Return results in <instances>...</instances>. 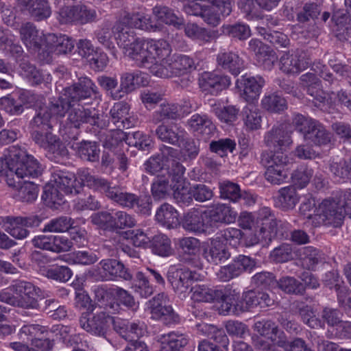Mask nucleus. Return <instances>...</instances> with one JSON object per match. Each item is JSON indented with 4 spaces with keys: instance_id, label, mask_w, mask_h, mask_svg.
<instances>
[{
    "instance_id": "nucleus-52",
    "label": "nucleus",
    "mask_w": 351,
    "mask_h": 351,
    "mask_svg": "<svg viewBox=\"0 0 351 351\" xmlns=\"http://www.w3.org/2000/svg\"><path fill=\"white\" fill-rule=\"evenodd\" d=\"M187 123L191 130L199 133L209 134L214 129L211 120L204 114H195Z\"/></svg>"
},
{
    "instance_id": "nucleus-45",
    "label": "nucleus",
    "mask_w": 351,
    "mask_h": 351,
    "mask_svg": "<svg viewBox=\"0 0 351 351\" xmlns=\"http://www.w3.org/2000/svg\"><path fill=\"white\" fill-rule=\"evenodd\" d=\"M179 117V106L173 103H162L152 114V121L159 123L165 119H176Z\"/></svg>"
},
{
    "instance_id": "nucleus-2",
    "label": "nucleus",
    "mask_w": 351,
    "mask_h": 351,
    "mask_svg": "<svg viewBox=\"0 0 351 351\" xmlns=\"http://www.w3.org/2000/svg\"><path fill=\"white\" fill-rule=\"evenodd\" d=\"M315 212V216L309 215L312 226L341 227L346 215L351 217V190L340 191L335 196L324 199Z\"/></svg>"
},
{
    "instance_id": "nucleus-64",
    "label": "nucleus",
    "mask_w": 351,
    "mask_h": 351,
    "mask_svg": "<svg viewBox=\"0 0 351 351\" xmlns=\"http://www.w3.org/2000/svg\"><path fill=\"white\" fill-rule=\"evenodd\" d=\"M313 170L307 167H298L291 175L293 185L298 189L306 187L313 176Z\"/></svg>"
},
{
    "instance_id": "nucleus-50",
    "label": "nucleus",
    "mask_w": 351,
    "mask_h": 351,
    "mask_svg": "<svg viewBox=\"0 0 351 351\" xmlns=\"http://www.w3.org/2000/svg\"><path fill=\"white\" fill-rule=\"evenodd\" d=\"M261 106L265 110L274 113H280L287 108L285 99L276 93L265 95L261 100Z\"/></svg>"
},
{
    "instance_id": "nucleus-31",
    "label": "nucleus",
    "mask_w": 351,
    "mask_h": 351,
    "mask_svg": "<svg viewBox=\"0 0 351 351\" xmlns=\"http://www.w3.org/2000/svg\"><path fill=\"white\" fill-rule=\"evenodd\" d=\"M182 226L184 230L191 232H203L210 227L206 211L202 213L198 210L187 213L182 219Z\"/></svg>"
},
{
    "instance_id": "nucleus-16",
    "label": "nucleus",
    "mask_w": 351,
    "mask_h": 351,
    "mask_svg": "<svg viewBox=\"0 0 351 351\" xmlns=\"http://www.w3.org/2000/svg\"><path fill=\"white\" fill-rule=\"evenodd\" d=\"M99 119V114L95 108H87L78 103H73L68 112L67 124L71 128L78 129L84 123L98 125Z\"/></svg>"
},
{
    "instance_id": "nucleus-54",
    "label": "nucleus",
    "mask_w": 351,
    "mask_h": 351,
    "mask_svg": "<svg viewBox=\"0 0 351 351\" xmlns=\"http://www.w3.org/2000/svg\"><path fill=\"white\" fill-rule=\"evenodd\" d=\"M100 150L96 143L84 141L81 143L77 149L78 156L84 160L95 162L99 160Z\"/></svg>"
},
{
    "instance_id": "nucleus-55",
    "label": "nucleus",
    "mask_w": 351,
    "mask_h": 351,
    "mask_svg": "<svg viewBox=\"0 0 351 351\" xmlns=\"http://www.w3.org/2000/svg\"><path fill=\"white\" fill-rule=\"evenodd\" d=\"M300 256L303 265L308 269H313L322 258L320 252L312 246H306L300 250Z\"/></svg>"
},
{
    "instance_id": "nucleus-41",
    "label": "nucleus",
    "mask_w": 351,
    "mask_h": 351,
    "mask_svg": "<svg viewBox=\"0 0 351 351\" xmlns=\"http://www.w3.org/2000/svg\"><path fill=\"white\" fill-rule=\"evenodd\" d=\"M156 219L162 226L171 229L179 223L177 210L170 204L165 203L157 210Z\"/></svg>"
},
{
    "instance_id": "nucleus-62",
    "label": "nucleus",
    "mask_w": 351,
    "mask_h": 351,
    "mask_svg": "<svg viewBox=\"0 0 351 351\" xmlns=\"http://www.w3.org/2000/svg\"><path fill=\"white\" fill-rule=\"evenodd\" d=\"M242 237L243 233L240 229L230 227L219 230L216 234L220 241L234 247L239 245Z\"/></svg>"
},
{
    "instance_id": "nucleus-46",
    "label": "nucleus",
    "mask_w": 351,
    "mask_h": 351,
    "mask_svg": "<svg viewBox=\"0 0 351 351\" xmlns=\"http://www.w3.org/2000/svg\"><path fill=\"white\" fill-rule=\"evenodd\" d=\"M73 101L70 100L68 96L64 95V89L63 93L58 97H53L51 99L49 106V112L53 117H62L65 115L66 112H69Z\"/></svg>"
},
{
    "instance_id": "nucleus-20",
    "label": "nucleus",
    "mask_w": 351,
    "mask_h": 351,
    "mask_svg": "<svg viewBox=\"0 0 351 351\" xmlns=\"http://www.w3.org/2000/svg\"><path fill=\"white\" fill-rule=\"evenodd\" d=\"M19 33L21 40L28 50L37 52L43 46L46 48V35L40 32L33 23L27 22L23 24Z\"/></svg>"
},
{
    "instance_id": "nucleus-23",
    "label": "nucleus",
    "mask_w": 351,
    "mask_h": 351,
    "mask_svg": "<svg viewBox=\"0 0 351 351\" xmlns=\"http://www.w3.org/2000/svg\"><path fill=\"white\" fill-rule=\"evenodd\" d=\"M231 84L230 77L227 75H217L213 72H204L199 79V84L204 91L211 95L219 93L229 87Z\"/></svg>"
},
{
    "instance_id": "nucleus-56",
    "label": "nucleus",
    "mask_w": 351,
    "mask_h": 351,
    "mask_svg": "<svg viewBox=\"0 0 351 351\" xmlns=\"http://www.w3.org/2000/svg\"><path fill=\"white\" fill-rule=\"evenodd\" d=\"M73 223L71 217L62 216L50 220L43 228V232H64L69 230Z\"/></svg>"
},
{
    "instance_id": "nucleus-39",
    "label": "nucleus",
    "mask_w": 351,
    "mask_h": 351,
    "mask_svg": "<svg viewBox=\"0 0 351 351\" xmlns=\"http://www.w3.org/2000/svg\"><path fill=\"white\" fill-rule=\"evenodd\" d=\"M10 186L16 189V197L23 202L32 203L38 195L39 189L37 184L30 181L18 182L17 184L8 182Z\"/></svg>"
},
{
    "instance_id": "nucleus-29",
    "label": "nucleus",
    "mask_w": 351,
    "mask_h": 351,
    "mask_svg": "<svg viewBox=\"0 0 351 351\" xmlns=\"http://www.w3.org/2000/svg\"><path fill=\"white\" fill-rule=\"evenodd\" d=\"M265 144L270 147L282 149L292 144L291 134L285 131L282 125L274 126L264 136Z\"/></svg>"
},
{
    "instance_id": "nucleus-26",
    "label": "nucleus",
    "mask_w": 351,
    "mask_h": 351,
    "mask_svg": "<svg viewBox=\"0 0 351 351\" xmlns=\"http://www.w3.org/2000/svg\"><path fill=\"white\" fill-rule=\"evenodd\" d=\"M162 156L169 162V168L167 169L169 177L171 178V181L174 184H180L185 182L184 173L185 168L176 160L179 151L171 147L162 145L160 148Z\"/></svg>"
},
{
    "instance_id": "nucleus-3",
    "label": "nucleus",
    "mask_w": 351,
    "mask_h": 351,
    "mask_svg": "<svg viewBox=\"0 0 351 351\" xmlns=\"http://www.w3.org/2000/svg\"><path fill=\"white\" fill-rule=\"evenodd\" d=\"M53 117L47 108H40L31 121L32 138L34 142L54 157H64L68 155V150L64 144L51 132H43L51 129V119Z\"/></svg>"
},
{
    "instance_id": "nucleus-44",
    "label": "nucleus",
    "mask_w": 351,
    "mask_h": 351,
    "mask_svg": "<svg viewBox=\"0 0 351 351\" xmlns=\"http://www.w3.org/2000/svg\"><path fill=\"white\" fill-rule=\"evenodd\" d=\"M123 19L132 28L149 32H155L158 29L156 23L149 16L136 13L132 15L128 14Z\"/></svg>"
},
{
    "instance_id": "nucleus-6",
    "label": "nucleus",
    "mask_w": 351,
    "mask_h": 351,
    "mask_svg": "<svg viewBox=\"0 0 351 351\" xmlns=\"http://www.w3.org/2000/svg\"><path fill=\"white\" fill-rule=\"evenodd\" d=\"M6 165L17 178H37L41 175L43 167L32 155L27 153L24 147L13 145L9 147Z\"/></svg>"
},
{
    "instance_id": "nucleus-1",
    "label": "nucleus",
    "mask_w": 351,
    "mask_h": 351,
    "mask_svg": "<svg viewBox=\"0 0 351 351\" xmlns=\"http://www.w3.org/2000/svg\"><path fill=\"white\" fill-rule=\"evenodd\" d=\"M78 176L84 185L104 193L107 197L121 206L135 209L143 215L151 214L152 202L149 197H139L123 191L119 186H111L107 180L92 175L87 169L79 171Z\"/></svg>"
},
{
    "instance_id": "nucleus-63",
    "label": "nucleus",
    "mask_w": 351,
    "mask_h": 351,
    "mask_svg": "<svg viewBox=\"0 0 351 351\" xmlns=\"http://www.w3.org/2000/svg\"><path fill=\"white\" fill-rule=\"evenodd\" d=\"M136 280L133 286L134 291L142 298H147L154 293V287L150 285L146 274L138 271L136 275Z\"/></svg>"
},
{
    "instance_id": "nucleus-28",
    "label": "nucleus",
    "mask_w": 351,
    "mask_h": 351,
    "mask_svg": "<svg viewBox=\"0 0 351 351\" xmlns=\"http://www.w3.org/2000/svg\"><path fill=\"white\" fill-rule=\"evenodd\" d=\"M281 0H240L239 7L249 19L259 16V9L271 11Z\"/></svg>"
},
{
    "instance_id": "nucleus-11",
    "label": "nucleus",
    "mask_w": 351,
    "mask_h": 351,
    "mask_svg": "<svg viewBox=\"0 0 351 351\" xmlns=\"http://www.w3.org/2000/svg\"><path fill=\"white\" fill-rule=\"evenodd\" d=\"M112 322V317L104 312L91 314L83 313L79 319L82 328L97 336H104Z\"/></svg>"
},
{
    "instance_id": "nucleus-60",
    "label": "nucleus",
    "mask_w": 351,
    "mask_h": 351,
    "mask_svg": "<svg viewBox=\"0 0 351 351\" xmlns=\"http://www.w3.org/2000/svg\"><path fill=\"white\" fill-rule=\"evenodd\" d=\"M152 251L161 256L170 255L172 252L170 239L165 234L154 236L152 241Z\"/></svg>"
},
{
    "instance_id": "nucleus-18",
    "label": "nucleus",
    "mask_w": 351,
    "mask_h": 351,
    "mask_svg": "<svg viewBox=\"0 0 351 351\" xmlns=\"http://www.w3.org/2000/svg\"><path fill=\"white\" fill-rule=\"evenodd\" d=\"M98 89L95 83L87 77H82L72 86L64 88V95L70 98L73 103L90 98L96 95Z\"/></svg>"
},
{
    "instance_id": "nucleus-12",
    "label": "nucleus",
    "mask_w": 351,
    "mask_h": 351,
    "mask_svg": "<svg viewBox=\"0 0 351 351\" xmlns=\"http://www.w3.org/2000/svg\"><path fill=\"white\" fill-rule=\"evenodd\" d=\"M148 83L147 75L140 71L123 73L120 77V87L116 93H112V99H121L126 94L132 92L139 86H146Z\"/></svg>"
},
{
    "instance_id": "nucleus-48",
    "label": "nucleus",
    "mask_w": 351,
    "mask_h": 351,
    "mask_svg": "<svg viewBox=\"0 0 351 351\" xmlns=\"http://www.w3.org/2000/svg\"><path fill=\"white\" fill-rule=\"evenodd\" d=\"M147 67L149 68L150 73L156 77L164 79L173 77L169 55L157 58Z\"/></svg>"
},
{
    "instance_id": "nucleus-42",
    "label": "nucleus",
    "mask_w": 351,
    "mask_h": 351,
    "mask_svg": "<svg viewBox=\"0 0 351 351\" xmlns=\"http://www.w3.org/2000/svg\"><path fill=\"white\" fill-rule=\"evenodd\" d=\"M261 164L265 169L285 168L289 163V158L283 152L265 151L261 154Z\"/></svg>"
},
{
    "instance_id": "nucleus-57",
    "label": "nucleus",
    "mask_w": 351,
    "mask_h": 351,
    "mask_svg": "<svg viewBox=\"0 0 351 351\" xmlns=\"http://www.w3.org/2000/svg\"><path fill=\"white\" fill-rule=\"evenodd\" d=\"M191 299L195 302H210L214 300L215 291L205 285H195L191 287Z\"/></svg>"
},
{
    "instance_id": "nucleus-27",
    "label": "nucleus",
    "mask_w": 351,
    "mask_h": 351,
    "mask_svg": "<svg viewBox=\"0 0 351 351\" xmlns=\"http://www.w3.org/2000/svg\"><path fill=\"white\" fill-rule=\"evenodd\" d=\"M99 270L103 280H105L117 277L129 280L132 278L124 265L115 259L102 260L99 264Z\"/></svg>"
},
{
    "instance_id": "nucleus-7",
    "label": "nucleus",
    "mask_w": 351,
    "mask_h": 351,
    "mask_svg": "<svg viewBox=\"0 0 351 351\" xmlns=\"http://www.w3.org/2000/svg\"><path fill=\"white\" fill-rule=\"evenodd\" d=\"M81 188V183L77 181L75 176L68 171L53 169L50 182L45 185L44 193L47 199L59 204L64 195L77 194Z\"/></svg>"
},
{
    "instance_id": "nucleus-19",
    "label": "nucleus",
    "mask_w": 351,
    "mask_h": 351,
    "mask_svg": "<svg viewBox=\"0 0 351 351\" xmlns=\"http://www.w3.org/2000/svg\"><path fill=\"white\" fill-rule=\"evenodd\" d=\"M16 6L21 11L28 13L35 21H42L51 14V9L47 0H16Z\"/></svg>"
},
{
    "instance_id": "nucleus-33",
    "label": "nucleus",
    "mask_w": 351,
    "mask_h": 351,
    "mask_svg": "<svg viewBox=\"0 0 351 351\" xmlns=\"http://www.w3.org/2000/svg\"><path fill=\"white\" fill-rule=\"evenodd\" d=\"M237 213L226 204H217L211 209L206 211V217L208 218L210 227L215 223H232L235 221Z\"/></svg>"
},
{
    "instance_id": "nucleus-25",
    "label": "nucleus",
    "mask_w": 351,
    "mask_h": 351,
    "mask_svg": "<svg viewBox=\"0 0 351 351\" xmlns=\"http://www.w3.org/2000/svg\"><path fill=\"white\" fill-rule=\"evenodd\" d=\"M156 134L161 141L176 146H180L187 136L185 130L176 123L160 124L156 128Z\"/></svg>"
},
{
    "instance_id": "nucleus-14",
    "label": "nucleus",
    "mask_w": 351,
    "mask_h": 351,
    "mask_svg": "<svg viewBox=\"0 0 351 351\" xmlns=\"http://www.w3.org/2000/svg\"><path fill=\"white\" fill-rule=\"evenodd\" d=\"M255 265L256 261L254 259L245 255H239L230 264L221 267L217 275L221 281L227 282L244 271H251Z\"/></svg>"
},
{
    "instance_id": "nucleus-61",
    "label": "nucleus",
    "mask_w": 351,
    "mask_h": 351,
    "mask_svg": "<svg viewBox=\"0 0 351 351\" xmlns=\"http://www.w3.org/2000/svg\"><path fill=\"white\" fill-rule=\"evenodd\" d=\"M23 75L33 85H38L45 81V75L36 66L28 62H23L20 64Z\"/></svg>"
},
{
    "instance_id": "nucleus-21",
    "label": "nucleus",
    "mask_w": 351,
    "mask_h": 351,
    "mask_svg": "<svg viewBox=\"0 0 351 351\" xmlns=\"http://www.w3.org/2000/svg\"><path fill=\"white\" fill-rule=\"evenodd\" d=\"M202 256L208 263L219 265L230 258V252L226 244L215 237L203 246Z\"/></svg>"
},
{
    "instance_id": "nucleus-17",
    "label": "nucleus",
    "mask_w": 351,
    "mask_h": 351,
    "mask_svg": "<svg viewBox=\"0 0 351 351\" xmlns=\"http://www.w3.org/2000/svg\"><path fill=\"white\" fill-rule=\"evenodd\" d=\"M280 70L287 74H297L306 69L311 60L306 53L296 51L284 53L280 60Z\"/></svg>"
},
{
    "instance_id": "nucleus-4",
    "label": "nucleus",
    "mask_w": 351,
    "mask_h": 351,
    "mask_svg": "<svg viewBox=\"0 0 351 351\" xmlns=\"http://www.w3.org/2000/svg\"><path fill=\"white\" fill-rule=\"evenodd\" d=\"M171 51L169 44L163 39L136 38L124 51V54L141 66H147L157 58L166 57Z\"/></svg>"
},
{
    "instance_id": "nucleus-38",
    "label": "nucleus",
    "mask_w": 351,
    "mask_h": 351,
    "mask_svg": "<svg viewBox=\"0 0 351 351\" xmlns=\"http://www.w3.org/2000/svg\"><path fill=\"white\" fill-rule=\"evenodd\" d=\"M305 141L312 143L316 146H325L330 143L332 134L319 121H315L314 124L304 138Z\"/></svg>"
},
{
    "instance_id": "nucleus-51",
    "label": "nucleus",
    "mask_w": 351,
    "mask_h": 351,
    "mask_svg": "<svg viewBox=\"0 0 351 351\" xmlns=\"http://www.w3.org/2000/svg\"><path fill=\"white\" fill-rule=\"evenodd\" d=\"M4 226L5 231L17 239H25L29 234V231L26 229L27 227L22 223V217H8Z\"/></svg>"
},
{
    "instance_id": "nucleus-24",
    "label": "nucleus",
    "mask_w": 351,
    "mask_h": 351,
    "mask_svg": "<svg viewBox=\"0 0 351 351\" xmlns=\"http://www.w3.org/2000/svg\"><path fill=\"white\" fill-rule=\"evenodd\" d=\"M278 221L276 218H269L257 225L255 233L249 234L245 237L247 246H252L261 241H271L276 234Z\"/></svg>"
},
{
    "instance_id": "nucleus-5",
    "label": "nucleus",
    "mask_w": 351,
    "mask_h": 351,
    "mask_svg": "<svg viewBox=\"0 0 351 351\" xmlns=\"http://www.w3.org/2000/svg\"><path fill=\"white\" fill-rule=\"evenodd\" d=\"M39 288L26 281H18L0 292V300L16 307L37 309Z\"/></svg>"
},
{
    "instance_id": "nucleus-8",
    "label": "nucleus",
    "mask_w": 351,
    "mask_h": 351,
    "mask_svg": "<svg viewBox=\"0 0 351 351\" xmlns=\"http://www.w3.org/2000/svg\"><path fill=\"white\" fill-rule=\"evenodd\" d=\"M254 330L261 337L270 341L269 343L258 337L254 339V346L260 351H278L276 346H282L285 344V332L270 319L256 321L254 324Z\"/></svg>"
},
{
    "instance_id": "nucleus-59",
    "label": "nucleus",
    "mask_w": 351,
    "mask_h": 351,
    "mask_svg": "<svg viewBox=\"0 0 351 351\" xmlns=\"http://www.w3.org/2000/svg\"><path fill=\"white\" fill-rule=\"evenodd\" d=\"M169 177L164 174L158 175L152 184V194L155 199L160 200L165 199L169 190Z\"/></svg>"
},
{
    "instance_id": "nucleus-58",
    "label": "nucleus",
    "mask_w": 351,
    "mask_h": 351,
    "mask_svg": "<svg viewBox=\"0 0 351 351\" xmlns=\"http://www.w3.org/2000/svg\"><path fill=\"white\" fill-rule=\"evenodd\" d=\"M184 32L189 38L193 40H198L204 43L210 42L213 38L211 32L195 23H187L184 26Z\"/></svg>"
},
{
    "instance_id": "nucleus-36",
    "label": "nucleus",
    "mask_w": 351,
    "mask_h": 351,
    "mask_svg": "<svg viewBox=\"0 0 351 351\" xmlns=\"http://www.w3.org/2000/svg\"><path fill=\"white\" fill-rule=\"evenodd\" d=\"M347 12L344 13L343 11L339 10L335 12L332 17V21L334 23L333 29L340 40H348L351 38L350 10H348Z\"/></svg>"
},
{
    "instance_id": "nucleus-15",
    "label": "nucleus",
    "mask_w": 351,
    "mask_h": 351,
    "mask_svg": "<svg viewBox=\"0 0 351 351\" xmlns=\"http://www.w3.org/2000/svg\"><path fill=\"white\" fill-rule=\"evenodd\" d=\"M255 265L256 261L254 259L245 255H239L230 264L221 267L217 275L221 281L227 282L244 271H251Z\"/></svg>"
},
{
    "instance_id": "nucleus-13",
    "label": "nucleus",
    "mask_w": 351,
    "mask_h": 351,
    "mask_svg": "<svg viewBox=\"0 0 351 351\" xmlns=\"http://www.w3.org/2000/svg\"><path fill=\"white\" fill-rule=\"evenodd\" d=\"M255 265L256 261L254 259L245 255H239L230 264L221 267L217 275L221 281L227 282L244 271H251Z\"/></svg>"
},
{
    "instance_id": "nucleus-22",
    "label": "nucleus",
    "mask_w": 351,
    "mask_h": 351,
    "mask_svg": "<svg viewBox=\"0 0 351 351\" xmlns=\"http://www.w3.org/2000/svg\"><path fill=\"white\" fill-rule=\"evenodd\" d=\"M237 87L243 91L242 97L247 102L256 99L265 85V80L259 75L247 77L243 75L237 80Z\"/></svg>"
},
{
    "instance_id": "nucleus-35",
    "label": "nucleus",
    "mask_w": 351,
    "mask_h": 351,
    "mask_svg": "<svg viewBox=\"0 0 351 351\" xmlns=\"http://www.w3.org/2000/svg\"><path fill=\"white\" fill-rule=\"evenodd\" d=\"M114 328L120 335L132 343L135 338H140L146 333V327L143 322H119L114 324Z\"/></svg>"
},
{
    "instance_id": "nucleus-32",
    "label": "nucleus",
    "mask_w": 351,
    "mask_h": 351,
    "mask_svg": "<svg viewBox=\"0 0 351 351\" xmlns=\"http://www.w3.org/2000/svg\"><path fill=\"white\" fill-rule=\"evenodd\" d=\"M217 62L221 69L234 75H238L244 68V62L233 51H221L217 56Z\"/></svg>"
},
{
    "instance_id": "nucleus-9",
    "label": "nucleus",
    "mask_w": 351,
    "mask_h": 351,
    "mask_svg": "<svg viewBox=\"0 0 351 351\" xmlns=\"http://www.w3.org/2000/svg\"><path fill=\"white\" fill-rule=\"evenodd\" d=\"M167 277L174 292L182 299L187 297L192 282L197 280L195 272L184 266L171 267Z\"/></svg>"
},
{
    "instance_id": "nucleus-37",
    "label": "nucleus",
    "mask_w": 351,
    "mask_h": 351,
    "mask_svg": "<svg viewBox=\"0 0 351 351\" xmlns=\"http://www.w3.org/2000/svg\"><path fill=\"white\" fill-rule=\"evenodd\" d=\"M114 32V39L117 40V45L123 48V52L134 40H136L134 31L125 22L123 19L115 23Z\"/></svg>"
},
{
    "instance_id": "nucleus-43",
    "label": "nucleus",
    "mask_w": 351,
    "mask_h": 351,
    "mask_svg": "<svg viewBox=\"0 0 351 351\" xmlns=\"http://www.w3.org/2000/svg\"><path fill=\"white\" fill-rule=\"evenodd\" d=\"M278 203L279 207L285 211L293 210L299 202L300 195L295 186H289L278 191Z\"/></svg>"
},
{
    "instance_id": "nucleus-47",
    "label": "nucleus",
    "mask_w": 351,
    "mask_h": 351,
    "mask_svg": "<svg viewBox=\"0 0 351 351\" xmlns=\"http://www.w3.org/2000/svg\"><path fill=\"white\" fill-rule=\"evenodd\" d=\"M189 342L187 337L181 333L169 332L162 337V348L160 351H179Z\"/></svg>"
},
{
    "instance_id": "nucleus-10",
    "label": "nucleus",
    "mask_w": 351,
    "mask_h": 351,
    "mask_svg": "<svg viewBox=\"0 0 351 351\" xmlns=\"http://www.w3.org/2000/svg\"><path fill=\"white\" fill-rule=\"evenodd\" d=\"M149 302L153 318L160 320L167 325L179 322V316L169 304V298L165 293H158Z\"/></svg>"
},
{
    "instance_id": "nucleus-53",
    "label": "nucleus",
    "mask_w": 351,
    "mask_h": 351,
    "mask_svg": "<svg viewBox=\"0 0 351 351\" xmlns=\"http://www.w3.org/2000/svg\"><path fill=\"white\" fill-rule=\"evenodd\" d=\"M212 112L223 123H230L237 119L239 109L234 106L221 107L216 103L211 105Z\"/></svg>"
},
{
    "instance_id": "nucleus-34",
    "label": "nucleus",
    "mask_w": 351,
    "mask_h": 351,
    "mask_svg": "<svg viewBox=\"0 0 351 351\" xmlns=\"http://www.w3.org/2000/svg\"><path fill=\"white\" fill-rule=\"evenodd\" d=\"M46 50L56 54H66L74 48V41L66 35L56 36L54 34L46 35Z\"/></svg>"
},
{
    "instance_id": "nucleus-49",
    "label": "nucleus",
    "mask_w": 351,
    "mask_h": 351,
    "mask_svg": "<svg viewBox=\"0 0 351 351\" xmlns=\"http://www.w3.org/2000/svg\"><path fill=\"white\" fill-rule=\"evenodd\" d=\"M153 13L160 23L172 25L180 28L183 25V19L178 17L173 10L167 7H155Z\"/></svg>"
},
{
    "instance_id": "nucleus-40",
    "label": "nucleus",
    "mask_w": 351,
    "mask_h": 351,
    "mask_svg": "<svg viewBox=\"0 0 351 351\" xmlns=\"http://www.w3.org/2000/svg\"><path fill=\"white\" fill-rule=\"evenodd\" d=\"M169 58L173 77L184 75L196 69L194 60L188 56L174 54Z\"/></svg>"
},
{
    "instance_id": "nucleus-30",
    "label": "nucleus",
    "mask_w": 351,
    "mask_h": 351,
    "mask_svg": "<svg viewBox=\"0 0 351 351\" xmlns=\"http://www.w3.org/2000/svg\"><path fill=\"white\" fill-rule=\"evenodd\" d=\"M302 84L306 86L308 95L315 106L325 102L326 93L322 90L321 82L315 74L307 73L300 77Z\"/></svg>"
}]
</instances>
